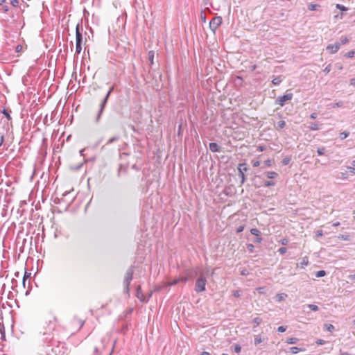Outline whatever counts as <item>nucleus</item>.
I'll use <instances>...</instances> for the list:
<instances>
[{
	"label": "nucleus",
	"instance_id": "1",
	"mask_svg": "<svg viewBox=\"0 0 355 355\" xmlns=\"http://www.w3.org/2000/svg\"><path fill=\"white\" fill-rule=\"evenodd\" d=\"M194 273L198 278L195 283V291L196 293H201L206 290L207 277L209 276V270L208 268H204L203 270H198L195 269Z\"/></svg>",
	"mask_w": 355,
	"mask_h": 355
},
{
	"label": "nucleus",
	"instance_id": "2",
	"mask_svg": "<svg viewBox=\"0 0 355 355\" xmlns=\"http://www.w3.org/2000/svg\"><path fill=\"white\" fill-rule=\"evenodd\" d=\"M114 89V87H111L110 88V89L108 90L107 93L106 94L105 98H103V100L102 101L101 105H100V109H99V111L98 112V114L96 116V122H98L99 120H100V118H101V116L103 112V110H104V107L107 103V99L111 94V92L113 91Z\"/></svg>",
	"mask_w": 355,
	"mask_h": 355
},
{
	"label": "nucleus",
	"instance_id": "3",
	"mask_svg": "<svg viewBox=\"0 0 355 355\" xmlns=\"http://www.w3.org/2000/svg\"><path fill=\"white\" fill-rule=\"evenodd\" d=\"M132 275H133V270L132 268H130L127 270V272L125 273V277L124 279L125 291L127 293H129V286L132 279Z\"/></svg>",
	"mask_w": 355,
	"mask_h": 355
},
{
	"label": "nucleus",
	"instance_id": "4",
	"mask_svg": "<svg viewBox=\"0 0 355 355\" xmlns=\"http://www.w3.org/2000/svg\"><path fill=\"white\" fill-rule=\"evenodd\" d=\"M293 94L292 93H287L282 96H279L276 100V103L283 107L286 101H291L293 98Z\"/></svg>",
	"mask_w": 355,
	"mask_h": 355
},
{
	"label": "nucleus",
	"instance_id": "5",
	"mask_svg": "<svg viewBox=\"0 0 355 355\" xmlns=\"http://www.w3.org/2000/svg\"><path fill=\"white\" fill-rule=\"evenodd\" d=\"M223 19L221 17H215L212 18V19L209 22V28L213 31L215 32L216 30L218 28V26L222 24Z\"/></svg>",
	"mask_w": 355,
	"mask_h": 355
},
{
	"label": "nucleus",
	"instance_id": "6",
	"mask_svg": "<svg viewBox=\"0 0 355 355\" xmlns=\"http://www.w3.org/2000/svg\"><path fill=\"white\" fill-rule=\"evenodd\" d=\"M340 48V44L339 42H336L334 44H329L327 46V50L329 51V53L334 54L338 52Z\"/></svg>",
	"mask_w": 355,
	"mask_h": 355
},
{
	"label": "nucleus",
	"instance_id": "7",
	"mask_svg": "<svg viewBox=\"0 0 355 355\" xmlns=\"http://www.w3.org/2000/svg\"><path fill=\"white\" fill-rule=\"evenodd\" d=\"M80 26H82L80 24H78L76 27V43L82 44L83 35L80 31Z\"/></svg>",
	"mask_w": 355,
	"mask_h": 355
},
{
	"label": "nucleus",
	"instance_id": "8",
	"mask_svg": "<svg viewBox=\"0 0 355 355\" xmlns=\"http://www.w3.org/2000/svg\"><path fill=\"white\" fill-rule=\"evenodd\" d=\"M286 126V122L283 120L279 121L274 124V127L276 130H282Z\"/></svg>",
	"mask_w": 355,
	"mask_h": 355
},
{
	"label": "nucleus",
	"instance_id": "9",
	"mask_svg": "<svg viewBox=\"0 0 355 355\" xmlns=\"http://www.w3.org/2000/svg\"><path fill=\"white\" fill-rule=\"evenodd\" d=\"M309 258L308 257H304L302 258V261H300V263H299L297 265L299 266H300L302 268H304L305 266H308L309 265Z\"/></svg>",
	"mask_w": 355,
	"mask_h": 355
},
{
	"label": "nucleus",
	"instance_id": "10",
	"mask_svg": "<svg viewBox=\"0 0 355 355\" xmlns=\"http://www.w3.org/2000/svg\"><path fill=\"white\" fill-rule=\"evenodd\" d=\"M209 150L214 153L219 151L218 145L216 143H209Z\"/></svg>",
	"mask_w": 355,
	"mask_h": 355
},
{
	"label": "nucleus",
	"instance_id": "11",
	"mask_svg": "<svg viewBox=\"0 0 355 355\" xmlns=\"http://www.w3.org/2000/svg\"><path fill=\"white\" fill-rule=\"evenodd\" d=\"M238 170H239V173H244V172L248 171V167H247L246 164L243 163V164H239Z\"/></svg>",
	"mask_w": 355,
	"mask_h": 355
},
{
	"label": "nucleus",
	"instance_id": "12",
	"mask_svg": "<svg viewBox=\"0 0 355 355\" xmlns=\"http://www.w3.org/2000/svg\"><path fill=\"white\" fill-rule=\"evenodd\" d=\"M266 175L269 179H274L278 177V173L274 171H268L266 173Z\"/></svg>",
	"mask_w": 355,
	"mask_h": 355
},
{
	"label": "nucleus",
	"instance_id": "13",
	"mask_svg": "<svg viewBox=\"0 0 355 355\" xmlns=\"http://www.w3.org/2000/svg\"><path fill=\"white\" fill-rule=\"evenodd\" d=\"M288 297L286 293H278L276 295V299L278 302H282L284 300Z\"/></svg>",
	"mask_w": 355,
	"mask_h": 355
},
{
	"label": "nucleus",
	"instance_id": "14",
	"mask_svg": "<svg viewBox=\"0 0 355 355\" xmlns=\"http://www.w3.org/2000/svg\"><path fill=\"white\" fill-rule=\"evenodd\" d=\"M282 81V79L281 76H277L272 80V83L275 85H279Z\"/></svg>",
	"mask_w": 355,
	"mask_h": 355
},
{
	"label": "nucleus",
	"instance_id": "15",
	"mask_svg": "<svg viewBox=\"0 0 355 355\" xmlns=\"http://www.w3.org/2000/svg\"><path fill=\"white\" fill-rule=\"evenodd\" d=\"M148 58L149 60L150 65L153 64L154 51H150L148 53Z\"/></svg>",
	"mask_w": 355,
	"mask_h": 355
},
{
	"label": "nucleus",
	"instance_id": "16",
	"mask_svg": "<svg viewBox=\"0 0 355 355\" xmlns=\"http://www.w3.org/2000/svg\"><path fill=\"white\" fill-rule=\"evenodd\" d=\"M263 341L260 335H256L254 336V343L255 345L260 344Z\"/></svg>",
	"mask_w": 355,
	"mask_h": 355
},
{
	"label": "nucleus",
	"instance_id": "17",
	"mask_svg": "<svg viewBox=\"0 0 355 355\" xmlns=\"http://www.w3.org/2000/svg\"><path fill=\"white\" fill-rule=\"evenodd\" d=\"M348 171L355 175V160L352 162V166H347Z\"/></svg>",
	"mask_w": 355,
	"mask_h": 355
},
{
	"label": "nucleus",
	"instance_id": "18",
	"mask_svg": "<svg viewBox=\"0 0 355 355\" xmlns=\"http://www.w3.org/2000/svg\"><path fill=\"white\" fill-rule=\"evenodd\" d=\"M55 324H49L47 326V332H45L44 334H50L51 332L55 329Z\"/></svg>",
	"mask_w": 355,
	"mask_h": 355
},
{
	"label": "nucleus",
	"instance_id": "19",
	"mask_svg": "<svg viewBox=\"0 0 355 355\" xmlns=\"http://www.w3.org/2000/svg\"><path fill=\"white\" fill-rule=\"evenodd\" d=\"M262 322V319L260 318H255L253 319L254 327L259 326Z\"/></svg>",
	"mask_w": 355,
	"mask_h": 355
},
{
	"label": "nucleus",
	"instance_id": "20",
	"mask_svg": "<svg viewBox=\"0 0 355 355\" xmlns=\"http://www.w3.org/2000/svg\"><path fill=\"white\" fill-rule=\"evenodd\" d=\"M119 139V136H114V137H111L110 139H109L106 143V144H112L113 142L114 141H116Z\"/></svg>",
	"mask_w": 355,
	"mask_h": 355
},
{
	"label": "nucleus",
	"instance_id": "21",
	"mask_svg": "<svg viewBox=\"0 0 355 355\" xmlns=\"http://www.w3.org/2000/svg\"><path fill=\"white\" fill-rule=\"evenodd\" d=\"M250 233H251L252 235H254V236H260V234H261L260 231H259L258 229H257V228H252V229L250 230Z\"/></svg>",
	"mask_w": 355,
	"mask_h": 355
},
{
	"label": "nucleus",
	"instance_id": "22",
	"mask_svg": "<svg viewBox=\"0 0 355 355\" xmlns=\"http://www.w3.org/2000/svg\"><path fill=\"white\" fill-rule=\"evenodd\" d=\"M319 128V125L316 123H312L309 126V129L311 130H318Z\"/></svg>",
	"mask_w": 355,
	"mask_h": 355
},
{
	"label": "nucleus",
	"instance_id": "23",
	"mask_svg": "<svg viewBox=\"0 0 355 355\" xmlns=\"http://www.w3.org/2000/svg\"><path fill=\"white\" fill-rule=\"evenodd\" d=\"M298 341L297 338H289L287 339L286 343L288 344H295Z\"/></svg>",
	"mask_w": 355,
	"mask_h": 355
},
{
	"label": "nucleus",
	"instance_id": "24",
	"mask_svg": "<svg viewBox=\"0 0 355 355\" xmlns=\"http://www.w3.org/2000/svg\"><path fill=\"white\" fill-rule=\"evenodd\" d=\"M234 349V351L236 353H240L241 350V347L239 344H236L234 346L232 347Z\"/></svg>",
	"mask_w": 355,
	"mask_h": 355
},
{
	"label": "nucleus",
	"instance_id": "25",
	"mask_svg": "<svg viewBox=\"0 0 355 355\" xmlns=\"http://www.w3.org/2000/svg\"><path fill=\"white\" fill-rule=\"evenodd\" d=\"M349 132H342L341 133H340V135H339V137L340 139H345V138H347L348 136H349Z\"/></svg>",
	"mask_w": 355,
	"mask_h": 355
},
{
	"label": "nucleus",
	"instance_id": "26",
	"mask_svg": "<svg viewBox=\"0 0 355 355\" xmlns=\"http://www.w3.org/2000/svg\"><path fill=\"white\" fill-rule=\"evenodd\" d=\"M290 350L292 354H297L299 352L302 351L300 348L297 347H292Z\"/></svg>",
	"mask_w": 355,
	"mask_h": 355
},
{
	"label": "nucleus",
	"instance_id": "27",
	"mask_svg": "<svg viewBox=\"0 0 355 355\" xmlns=\"http://www.w3.org/2000/svg\"><path fill=\"white\" fill-rule=\"evenodd\" d=\"M326 275V272L324 270H319L316 272L315 277H322Z\"/></svg>",
	"mask_w": 355,
	"mask_h": 355
},
{
	"label": "nucleus",
	"instance_id": "28",
	"mask_svg": "<svg viewBox=\"0 0 355 355\" xmlns=\"http://www.w3.org/2000/svg\"><path fill=\"white\" fill-rule=\"evenodd\" d=\"M81 44H80V43H76V53L77 54H79L81 52V51H82Z\"/></svg>",
	"mask_w": 355,
	"mask_h": 355
},
{
	"label": "nucleus",
	"instance_id": "29",
	"mask_svg": "<svg viewBox=\"0 0 355 355\" xmlns=\"http://www.w3.org/2000/svg\"><path fill=\"white\" fill-rule=\"evenodd\" d=\"M317 153L318 155H323L325 153V148L324 147H320L317 149Z\"/></svg>",
	"mask_w": 355,
	"mask_h": 355
},
{
	"label": "nucleus",
	"instance_id": "30",
	"mask_svg": "<svg viewBox=\"0 0 355 355\" xmlns=\"http://www.w3.org/2000/svg\"><path fill=\"white\" fill-rule=\"evenodd\" d=\"M190 278H191V277L187 275L185 277H179L178 279H180V282L186 283Z\"/></svg>",
	"mask_w": 355,
	"mask_h": 355
},
{
	"label": "nucleus",
	"instance_id": "31",
	"mask_svg": "<svg viewBox=\"0 0 355 355\" xmlns=\"http://www.w3.org/2000/svg\"><path fill=\"white\" fill-rule=\"evenodd\" d=\"M319 6H320L318 5V4H312V3H311V4H309L308 6V8L310 10H315L317 9V8L319 7Z\"/></svg>",
	"mask_w": 355,
	"mask_h": 355
},
{
	"label": "nucleus",
	"instance_id": "32",
	"mask_svg": "<svg viewBox=\"0 0 355 355\" xmlns=\"http://www.w3.org/2000/svg\"><path fill=\"white\" fill-rule=\"evenodd\" d=\"M180 282V279L178 278L174 279L173 281L172 282H168L167 285L168 286H174V285H176L177 284H178Z\"/></svg>",
	"mask_w": 355,
	"mask_h": 355
},
{
	"label": "nucleus",
	"instance_id": "33",
	"mask_svg": "<svg viewBox=\"0 0 355 355\" xmlns=\"http://www.w3.org/2000/svg\"><path fill=\"white\" fill-rule=\"evenodd\" d=\"M325 328L328 331L331 332L334 329V326L331 324H326Z\"/></svg>",
	"mask_w": 355,
	"mask_h": 355
},
{
	"label": "nucleus",
	"instance_id": "34",
	"mask_svg": "<svg viewBox=\"0 0 355 355\" xmlns=\"http://www.w3.org/2000/svg\"><path fill=\"white\" fill-rule=\"evenodd\" d=\"M308 307L313 311H318V306L315 304H309Z\"/></svg>",
	"mask_w": 355,
	"mask_h": 355
},
{
	"label": "nucleus",
	"instance_id": "35",
	"mask_svg": "<svg viewBox=\"0 0 355 355\" xmlns=\"http://www.w3.org/2000/svg\"><path fill=\"white\" fill-rule=\"evenodd\" d=\"M336 8L342 10V11H346L347 10V8H346L345 6H344L343 5H341V4H336Z\"/></svg>",
	"mask_w": 355,
	"mask_h": 355
},
{
	"label": "nucleus",
	"instance_id": "36",
	"mask_svg": "<svg viewBox=\"0 0 355 355\" xmlns=\"http://www.w3.org/2000/svg\"><path fill=\"white\" fill-rule=\"evenodd\" d=\"M141 294V288L139 286L137 289V297L140 299L141 301H144V300L140 297V295Z\"/></svg>",
	"mask_w": 355,
	"mask_h": 355
},
{
	"label": "nucleus",
	"instance_id": "37",
	"mask_svg": "<svg viewBox=\"0 0 355 355\" xmlns=\"http://www.w3.org/2000/svg\"><path fill=\"white\" fill-rule=\"evenodd\" d=\"M275 184V182H273V181H270V180H268V181H266L264 182V185L266 187H270V186H274Z\"/></svg>",
	"mask_w": 355,
	"mask_h": 355
},
{
	"label": "nucleus",
	"instance_id": "38",
	"mask_svg": "<svg viewBox=\"0 0 355 355\" xmlns=\"http://www.w3.org/2000/svg\"><path fill=\"white\" fill-rule=\"evenodd\" d=\"M331 70V64H329L323 70V71L326 73H328Z\"/></svg>",
	"mask_w": 355,
	"mask_h": 355
},
{
	"label": "nucleus",
	"instance_id": "39",
	"mask_svg": "<svg viewBox=\"0 0 355 355\" xmlns=\"http://www.w3.org/2000/svg\"><path fill=\"white\" fill-rule=\"evenodd\" d=\"M355 53V51H350L349 52H347L345 56L347 57V58H352L354 56Z\"/></svg>",
	"mask_w": 355,
	"mask_h": 355
},
{
	"label": "nucleus",
	"instance_id": "40",
	"mask_svg": "<svg viewBox=\"0 0 355 355\" xmlns=\"http://www.w3.org/2000/svg\"><path fill=\"white\" fill-rule=\"evenodd\" d=\"M278 252L281 254H285L287 252V249L285 247H282V248H279Z\"/></svg>",
	"mask_w": 355,
	"mask_h": 355
},
{
	"label": "nucleus",
	"instance_id": "41",
	"mask_svg": "<svg viewBox=\"0 0 355 355\" xmlns=\"http://www.w3.org/2000/svg\"><path fill=\"white\" fill-rule=\"evenodd\" d=\"M232 295L236 297H239L241 296V291H239V290H236V291H234L232 292Z\"/></svg>",
	"mask_w": 355,
	"mask_h": 355
},
{
	"label": "nucleus",
	"instance_id": "42",
	"mask_svg": "<svg viewBox=\"0 0 355 355\" xmlns=\"http://www.w3.org/2000/svg\"><path fill=\"white\" fill-rule=\"evenodd\" d=\"M279 242L281 243L282 245H286L288 243V239L284 238L282 239Z\"/></svg>",
	"mask_w": 355,
	"mask_h": 355
},
{
	"label": "nucleus",
	"instance_id": "43",
	"mask_svg": "<svg viewBox=\"0 0 355 355\" xmlns=\"http://www.w3.org/2000/svg\"><path fill=\"white\" fill-rule=\"evenodd\" d=\"M254 246L250 243V244H248L247 245V249L250 252H253L254 251Z\"/></svg>",
	"mask_w": 355,
	"mask_h": 355
},
{
	"label": "nucleus",
	"instance_id": "44",
	"mask_svg": "<svg viewBox=\"0 0 355 355\" xmlns=\"http://www.w3.org/2000/svg\"><path fill=\"white\" fill-rule=\"evenodd\" d=\"M286 330V327L280 326L278 327L277 331L279 332H284Z\"/></svg>",
	"mask_w": 355,
	"mask_h": 355
},
{
	"label": "nucleus",
	"instance_id": "45",
	"mask_svg": "<svg viewBox=\"0 0 355 355\" xmlns=\"http://www.w3.org/2000/svg\"><path fill=\"white\" fill-rule=\"evenodd\" d=\"M343 105V103L342 101H340V102H338V103H334L332 107H342Z\"/></svg>",
	"mask_w": 355,
	"mask_h": 355
},
{
	"label": "nucleus",
	"instance_id": "46",
	"mask_svg": "<svg viewBox=\"0 0 355 355\" xmlns=\"http://www.w3.org/2000/svg\"><path fill=\"white\" fill-rule=\"evenodd\" d=\"M349 42V40L347 38V37H344L341 40V42L340 43V46L342 44H345L346 43H347Z\"/></svg>",
	"mask_w": 355,
	"mask_h": 355
},
{
	"label": "nucleus",
	"instance_id": "47",
	"mask_svg": "<svg viewBox=\"0 0 355 355\" xmlns=\"http://www.w3.org/2000/svg\"><path fill=\"white\" fill-rule=\"evenodd\" d=\"M290 162V159L289 158H284L283 160H282V164L284 165H287Z\"/></svg>",
	"mask_w": 355,
	"mask_h": 355
},
{
	"label": "nucleus",
	"instance_id": "48",
	"mask_svg": "<svg viewBox=\"0 0 355 355\" xmlns=\"http://www.w3.org/2000/svg\"><path fill=\"white\" fill-rule=\"evenodd\" d=\"M10 3L13 6L15 7L18 6L19 1L17 0H11Z\"/></svg>",
	"mask_w": 355,
	"mask_h": 355
},
{
	"label": "nucleus",
	"instance_id": "49",
	"mask_svg": "<svg viewBox=\"0 0 355 355\" xmlns=\"http://www.w3.org/2000/svg\"><path fill=\"white\" fill-rule=\"evenodd\" d=\"M240 177L241 178V183H244L245 180V174L244 173H239Z\"/></svg>",
	"mask_w": 355,
	"mask_h": 355
},
{
	"label": "nucleus",
	"instance_id": "50",
	"mask_svg": "<svg viewBox=\"0 0 355 355\" xmlns=\"http://www.w3.org/2000/svg\"><path fill=\"white\" fill-rule=\"evenodd\" d=\"M241 274L242 275H244V276L248 275V271L247 269H243V270H241Z\"/></svg>",
	"mask_w": 355,
	"mask_h": 355
},
{
	"label": "nucleus",
	"instance_id": "51",
	"mask_svg": "<svg viewBox=\"0 0 355 355\" xmlns=\"http://www.w3.org/2000/svg\"><path fill=\"white\" fill-rule=\"evenodd\" d=\"M261 241H262V238H261V237H259V236H257V237L254 239V242L258 243H260Z\"/></svg>",
	"mask_w": 355,
	"mask_h": 355
},
{
	"label": "nucleus",
	"instance_id": "52",
	"mask_svg": "<svg viewBox=\"0 0 355 355\" xmlns=\"http://www.w3.org/2000/svg\"><path fill=\"white\" fill-rule=\"evenodd\" d=\"M323 235V232L322 230H318L316 232V236H322Z\"/></svg>",
	"mask_w": 355,
	"mask_h": 355
},
{
	"label": "nucleus",
	"instance_id": "53",
	"mask_svg": "<svg viewBox=\"0 0 355 355\" xmlns=\"http://www.w3.org/2000/svg\"><path fill=\"white\" fill-rule=\"evenodd\" d=\"M266 148L265 146H259L257 148V150L259 151V152H262L263 150H265Z\"/></svg>",
	"mask_w": 355,
	"mask_h": 355
},
{
	"label": "nucleus",
	"instance_id": "54",
	"mask_svg": "<svg viewBox=\"0 0 355 355\" xmlns=\"http://www.w3.org/2000/svg\"><path fill=\"white\" fill-rule=\"evenodd\" d=\"M260 165V162L259 161H255V162H253V166L254 167H257Z\"/></svg>",
	"mask_w": 355,
	"mask_h": 355
},
{
	"label": "nucleus",
	"instance_id": "55",
	"mask_svg": "<svg viewBox=\"0 0 355 355\" xmlns=\"http://www.w3.org/2000/svg\"><path fill=\"white\" fill-rule=\"evenodd\" d=\"M265 164L268 166H271V160L270 159H267L265 161Z\"/></svg>",
	"mask_w": 355,
	"mask_h": 355
},
{
	"label": "nucleus",
	"instance_id": "56",
	"mask_svg": "<svg viewBox=\"0 0 355 355\" xmlns=\"http://www.w3.org/2000/svg\"><path fill=\"white\" fill-rule=\"evenodd\" d=\"M310 118L312 119H315L317 118V114L316 113H312L311 115H310Z\"/></svg>",
	"mask_w": 355,
	"mask_h": 355
},
{
	"label": "nucleus",
	"instance_id": "57",
	"mask_svg": "<svg viewBox=\"0 0 355 355\" xmlns=\"http://www.w3.org/2000/svg\"><path fill=\"white\" fill-rule=\"evenodd\" d=\"M3 113L6 116V117L8 119H10V114L4 110Z\"/></svg>",
	"mask_w": 355,
	"mask_h": 355
},
{
	"label": "nucleus",
	"instance_id": "58",
	"mask_svg": "<svg viewBox=\"0 0 355 355\" xmlns=\"http://www.w3.org/2000/svg\"><path fill=\"white\" fill-rule=\"evenodd\" d=\"M317 343L319 344V345H323L324 343V340H322V339H319L318 341H317Z\"/></svg>",
	"mask_w": 355,
	"mask_h": 355
},
{
	"label": "nucleus",
	"instance_id": "59",
	"mask_svg": "<svg viewBox=\"0 0 355 355\" xmlns=\"http://www.w3.org/2000/svg\"><path fill=\"white\" fill-rule=\"evenodd\" d=\"M263 287H259L257 288V291L259 293H263Z\"/></svg>",
	"mask_w": 355,
	"mask_h": 355
},
{
	"label": "nucleus",
	"instance_id": "60",
	"mask_svg": "<svg viewBox=\"0 0 355 355\" xmlns=\"http://www.w3.org/2000/svg\"><path fill=\"white\" fill-rule=\"evenodd\" d=\"M349 279L351 280H355V274L349 275Z\"/></svg>",
	"mask_w": 355,
	"mask_h": 355
},
{
	"label": "nucleus",
	"instance_id": "61",
	"mask_svg": "<svg viewBox=\"0 0 355 355\" xmlns=\"http://www.w3.org/2000/svg\"><path fill=\"white\" fill-rule=\"evenodd\" d=\"M243 227L241 226V227H238L236 232H241L243 231Z\"/></svg>",
	"mask_w": 355,
	"mask_h": 355
},
{
	"label": "nucleus",
	"instance_id": "62",
	"mask_svg": "<svg viewBox=\"0 0 355 355\" xmlns=\"http://www.w3.org/2000/svg\"><path fill=\"white\" fill-rule=\"evenodd\" d=\"M350 84H351L352 85H355V78H352V79L350 80Z\"/></svg>",
	"mask_w": 355,
	"mask_h": 355
},
{
	"label": "nucleus",
	"instance_id": "63",
	"mask_svg": "<svg viewBox=\"0 0 355 355\" xmlns=\"http://www.w3.org/2000/svg\"><path fill=\"white\" fill-rule=\"evenodd\" d=\"M21 49H22V46H20V45H18V46L16 47V51H19Z\"/></svg>",
	"mask_w": 355,
	"mask_h": 355
},
{
	"label": "nucleus",
	"instance_id": "64",
	"mask_svg": "<svg viewBox=\"0 0 355 355\" xmlns=\"http://www.w3.org/2000/svg\"><path fill=\"white\" fill-rule=\"evenodd\" d=\"M200 355H211L209 352H203L201 353Z\"/></svg>",
	"mask_w": 355,
	"mask_h": 355
}]
</instances>
